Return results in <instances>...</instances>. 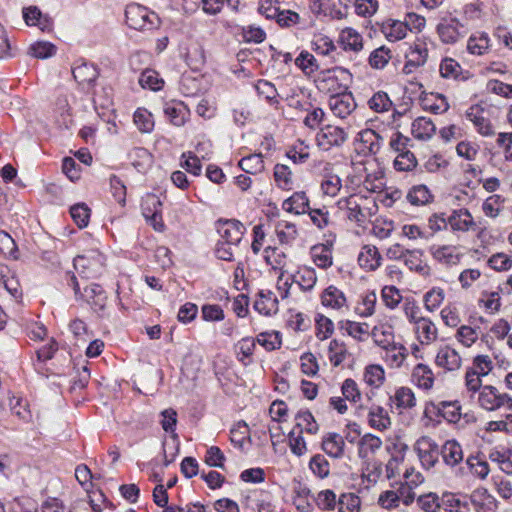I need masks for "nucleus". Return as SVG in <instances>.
I'll return each mask as SVG.
<instances>
[{
  "mask_svg": "<svg viewBox=\"0 0 512 512\" xmlns=\"http://www.w3.org/2000/svg\"><path fill=\"white\" fill-rule=\"evenodd\" d=\"M75 80L80 85H90L98 77V71L93 64L81 63L76 65L72 70Z\"/></svg>",
  "mask_w": 512,
  "mask_h": 512,
  "instance_id": "obj_41",
  "label": "nucleus"
},
{
  "mask_svg": "<svg viewBox=\"0 0 512 512\" xmlns=\"http://www.w3.org/2000/svg\"><path fill=\"white\" fill-rule=\"evenodd\" d=\"M139 84L143 88L158 91L163 86V80L155 70L147 69L141 73L139 77Z\"/></svg>",
  "mask_w": 512,
  "mask_h": 512,
  "instance_id": "obj_62",
  "label": "nucleus"
},
{
  "mask_svg": "<svg viewBox=\"0 0 512 512\" xmlns=\"http://www.w3.org/2000/svg\"><path fill=\"white\" fill-rule=\"evenodd\" d=\"M470 501L476 512H495L497 509L496 499L485 488L474 490Z\"/></svg>",
  "mask_w": 512,
  "mask_h": 512,
  "instance_id": "obj_24",
  "label": "nucleus"
},
{
  "mask_svg": "<svg viewBox=\"0 0 512 512\" xmlns=\"http://www.w3.org/2000/svg\"><path fill=\"white\" fill-rule=\"evenodd\" d=\"M445 299V292L440 287H434L424 295V306L427 311L434 312Z\"/></svg>",
  "mask_w": 512,
  "mask_h": 512,
  "instance_id": "obj_60",
  "label": "nucleus"
},
{
  "mask_svg": "<svg viewBox=\"0 0 512 512\" xmlns=\"http://www.w3.org/2000/svg\"><path fill=\"white\" fill-rule=\"evenodd\" d=\"M338 209L345 217L357 224L368 221L377 213L378 206L371 194L354 193L337 202Z\"/></svg>",
  "mask_w": 512,
  "mask_h": 512,
  "instance_id": "obj_1",
  "label": "nucleus"
},
{
  "mask_svg": "<svg viewBox=\"0 0 512 512\" xmlns=\"http://www.w3.org/2000/svg\"><path fill=\"white\" fill-rule=\"evenodd\" d=\"M444 462L449 466H455L463 460L462 447L455 440H448L441 450Z\"/></svg>",
  "mask_w": 512,
  "mask_h": 512,
  "instance_id": "obj_42",
  "label": "nucleus"
},
{
  "mask_svg": "<svg viewBox=\"0 0 512 512\" xmlns=\"http://www.w3.org/2000/svg\"><path fill=\"white\" fill-rule=\"evenodd\" d=\"M133 122L141 133H150L154 129L153 115L145 108H138L134 112Z\"/></svg>",
  "mask_w": 512,
  "mask_h": 512,
  "instance_id": "obj_50",
  "label": "nucleus"
},
{
  "mask_svg": "<svg viewBox=\"0 0 512 512\" xmlns=\"http://www.w3.org/2000/svg\"><path fill=\"white\" fill-rule=\"evenodd\" d=\"M328 105L333 115L340 119L350 116L357 107L355 99L350 92L330 96Z\"/></svg>",
  "mask_w": 512,
  "mask_h": 512,
  "instance_id": "obj_11",
  "label": "nucleus"
},
{
  "mask_svg": "<svg viewBox=\"0 0 512 512\" xmlns=\"http://www.w3.org/2000/svg\"><path fill=\"white\" fill-rule=\"evenodd\" d=\"M380 437L367 433L358 442V455L360 458L369 461L382 447Z\"/></svg>",
  "mask_w": 512,
  "mask_h": 512,
  "instance_id": "obj_27",
  "label": "nucleus"
},
{
  "mask_svg": "<svg viewBox=\"0 0 512 512\" xmlns=\"http://www.w3.org/2000/svg\"><path fill=\"white\" fill-rule=\"evenodd\" d=\"M372 338L375 342V344L382 349L384 347L389 346L392 343H395L394 341V335L392 328L387 325H379L375 326L371 332Z\"/></svg>",
  "mask_w": 512,
  "mask_h": 512,
  "instance_id": "obj_54",
  "label": "nucleus"
},
{
  "mask_svg": "<svg viewBox=\"0 0 512 512\" xmlns=\"http://www.w3.org/2000/svg\"><path fill=\"white\" fill-rule=\"evenodd\" d=\"M343 328L349 336L357 341H365L368 339L370 333V326L367 323L356 321H346Z\"/></svg>",
  "mask_w": 512,
  "mask_h": 512,
  "instance_id": "obj_53",
  "label": "nucleus"
},
{
  "mask_svg": "<svg viewBox=\"0 0 512 512\" xmlns=\"http://www.w3.org/2000/svg\"><path fill=\"white\" fill-rule=\"evenodd\" d=\"M482 278V272L477 268H467L460 272L458 281L463 290L474 287Z\"/></svg>",
  "mask_w": 512,
  "mask_h": 512,
  "instance_id": "obj_64",
  "label": "nucleus"
},
{
  "mask_svg": "<svg viewBox=\"0 0 512 512\" xmlns=\"http://www.w3.org/2000/svg\"><path fill=\"white\" fill-rule=\"evenodd\" d=\"M480 334V327L461 325L457 328L454 337L464 348H471L479 341Z\"/></svg>",
  "mask_w": 512,
  "mask_h": 512,
  "instance_id": "obj_36",
  "label": "nucleus"
},
{
  "mask_svg": "<svg viewBox=\"0 0 512 512\" xmlns=\"http://www.w3.org/2000/svg\"><path fill=\"white\" fill-rule=\"evenodd\" d=\"M275 232L279 242L282 244H290L298 236L296 225L284 220L277 223Z\"/></svg>",
  "mask_w": 512,
  "mask_h": 512,
  "instance_id": "obj_48",
  "label": "nucleus"
},
{
  "mask_svg": "<svg viewBox=\"0 0 512 512\" xmlns=\"http://www.w3.org/2000/svg\"><path fill=\"white\" fill-rule=\"evenodd\" d=\"M465 116L480 136L494 137L496 135V127L489 109L473 105L466 110Z\"/></svg>",
  "mask_w": 512,
  "mask_h": 512,
  "instance_id": "obj_5",
  "label": "nucleus"
},
{
  "mask_svg": "<svg viewBox=\"0 0 512 512\" xmlns=\"http://www.w3.org/2000/svg\"><path fill=\"white\" fill-rule=\"evenodd\" d=\"M264 260L274 270L282 272L287 264V255L279 248L268 246L264 249Z\"/></svg>",
  "mask_w": 512,
  "mask_h": 512,
  "instance_id": "obj_45",
  "label": "nucleus"
},
{
  "mask_svg": "<svg viewBox=\"0 0 512 512\" xmlns=\"http://www.w3.org/2000/svg\"><path fill=\"white\" fill-rule=\"evenodd\" d=\"M382 256L374 245L362 246L358 255V264L365 271H375L381 266Z\"/></svg>",
  "mask_w": 512,
  "mask_h": 512,
  "instance_id": "obj_23",
  "label": "nucleus"
},
{
  "mask_svg": "<svg viewBox=\"0 0 512 512\" xmlns=\"http://www.w3.org/2000/svg\"><path fill=\"white\" fill-rule=\"evenodd\" d=\"M316 337L319 340H326L334 333L333 321L324 314H317L315 317Z\"/></svg>",
  "mask_w": 512,
  "mask_h": 512,
  "instance_id": "obj_56",
  "label": "nucleus"
},
{
  "mask_svg": "<svg viewBox=\"0 0 512 512\" xmlns=\"http://www.w3.org/2000/svg\"><path fill=\"white\" fill-rule=\"evenodd\" d=\"M125 16L128 26L135 30L150 29L154 26V13H150L147 8L141 5H128L125 11Z\"/></svg>",
  "mask_w": 512,
  "mask_h": 512,
  "instance_id": "obj_10",
  "label": "nucleus"
},
{
  "mask_svg": "<svg viewBox=\"0 0 512 512\" xmlns=\"http://www.w3.org/2000/svg\"><path fill=\"white\" fill-rule=\"evenodd\" d=\"M245 230L244 225L235 219L219 220L217 222L218 239L232 242V244L236 243L240 245Z\"/></svg>",
  "mask_w": 512,
  "mask_h": 512,
  "instance_id": "obj_13",
  "label": "nucleus"
},
{
  "mask_svg": "<svg viewBox=\"0 0 512 512\" xmlns=\"http://www.w3.org/2000/svg\"><path fill=\"white\" fill-rule=\"evenodd\" d=\"M295 425L293 430H298L300 433H307L309 435H316L320 426L315 417L309 410H300L295 415Z\"/></svg>",
  "mask_w": 512,
  "mask_h": 512,
  "instance_id": "obj_31",
  "label": "nucleus"
},
{
  "mask_svg": "<svg viewBox=\"0 0 512 512\" xmlns=\"http://www.w3.org/2000/svg\"><path fill=\"white\" fill-rule=\"evenodd\" d=\"M435 133L436 126L430 118L418 117L411 124V134L417 140L428 141Z\"/></svg>",
  "mask_w": 512,
  "mask_h": 512,
  "instance_id": "obj_32",
  "label": "nucleus"
},
{
  "mask_svg": "<svg viewBox=\"0 0 512 512\" xmlns=\"http://www.w3.org/2000/svg\"><path fill=\"white\" fill-rule=\"evenodd\" d=\"M239 167L248 174H259L263 172L264 160L262 154H251L239 161Z\"/></svg>",
  "mask_w": 512,
  "mask_h": 512,
  "instance_id": "obj_51",
  "label": "nucleus"
},
{
  "mask_svg": "<svg viewBox=\"0 0 512 512\" xmlns=\"http://www.w3.org/2000/svg\"><path fill=\"white\" fill-rule=\"evenodd\" d=\"M238 248L239 244L218 239L214 247V254L220 260L232 262Z\"/></svg>",
  "mask_w": 512,
  "mask_h": 512,
  "instance_id": "obj_52",
  "label": "nucleus"
},
{
  "mask_svg": "<svg viewBox=\"0 0 512 512\" xmlns=\"http://www.w3.org/2000/svg\"><path fill=\"white\" fill-rule=\"evenodd\" d=\"M310 257L312 262L320 269H328L333 265L332 249L326 244H317L311 247Z\"/></svg>",
  "mask_w": 512,
  "mask_h": 512,
  "instance_id": "obj_35",
  "label": "nucleus"
},
{
  "mask_svg": "<svg viewBox=\"0 0 512 512\" xmlns=\"http://www.w3.org/2000/svg\"><path fill=\"white\" fill-rule=\"evenodd\" d=\"M328 357L333 366L337 367L341 365L347 357V350L344 343L337 339L331 340L328 347Z\"/></svg>",
  "mask_w": 512,
  "mask_h": 512,
  "instance_id": "obj_59",
  "label": "nucleus"
},
{
  "mask_svg": "<svg viewBox=\"0 0 512 512\" xmlns=\"http://www.w3.org/2000/svg\"><path fill=\"white\" fill-rule=\"evenodd\" d=\"M318 277L314 268L302 266L293 275V281L299 285L303 291H311L317 283Z\"/></svg>",
  "mask_w": 512,
  "mask_h": 512,
  "instance_id": "obj_38",
  "label": "nucleus"
},
{
  "mask_svg": "<svg viewBox=\"0 0 512 512\" xmlns=\"http://www.w3.org/2000/svg\"><path fill=\"white\" fill-rule=\"evenodd\" d=\"M320 303L328 311L344 314L349 311V302L345 292L331 284L321 292Z\"/></svg>",
  "mask_w": 512,
  "mask_h": 512,
  "instance_id": "obj_6",
  "label": "nucleus"
},
{
  "mask_svg": "<svg viewBox=\"0 0 512 512\" xmlns=\"http://www.w3.org/2000/svg\"><path fill=\"white\" fill-rule=\"evenodd\" d=\"M385 379V370L380 364H370L365 367L363 380L369 387L380 388Z\"/></svg>",
  "mask_w": 512,
  "mask_h": 512,
  "instance_id": "obj_43",
  "label": "nucleus"
},
{
  "mask_svg": "<svg viewBox=\"0 0 512 512\" xmlns=\"http://www.w3.org/2000/svg\"><path fill=\"white\" fill-rule=\"evenodd\" d=\"M295 65L307 76L312 75L319 68L316 58L308 51L300 52L295 59Z\"/></svg>",
  "mask_w": 512,
  "mask_h": 512,
  "instance_id": "obj_55",
  "label": "nucleus"
},
{
  "mask_svg": "<svg viewBox=\"0 0 512 512\" xmlns=\"http://www.w3.org/2000/svg\"><path fill=\"white\" fill-rule=\"evenodd\" d=\"M384 354L382 359L388 367L392 369H399L403 366L408 357L407 348L401 343H392L383 348Z\"/></svg>",
  "mask_w": 512,
  "mask_h": 512,
  "instance_id": "obj_21",
  "label": "nucleus"
},
{
  "mask_svg": "<svg viewBox=\"0 0 512 512\" xmlns=\"http://www.w3.org/2000/svg\"><path fill=\"white\" fill-rule=\"evenodd\" d=\"M5 294L10 295L13 298L21 296L19 281L6 267H0V296Z\"/></svg>",
  "mask_w": 512,
  "mask_h": 512,
  "instance_id": "obj_34",
  "label": "nucleus"
},
{
  "mask_svg": "<svg viewBox=\"0 0 512 512\" xmlns=\"http://www.w3.org/2000/svg\"><path fill=\"white\" fill-rule=\"evenodd\" d=\"M489 460L504 473L512 475V449H493L489 453Z\"/></svg>",
  "mask_w": 512,
  "mask_h": 512,
  "instance_id": "obj_40",
  "label": "nucleus"
},
{
  "mask_svg": "<svg viewBox=\"0 0 512 512\" xmlns=\"http://www.w3.org/2000/svg\"><path fill=\"white\" fill-rule=\"evenodd\" d=\"M392 58V51L382 45L376 49H374L371 53H370V56H369V65L373 68V69H384L387 64L389 63V61L391 60Z\"/></svg>",
  "mask_w": 512,
  "mask_h": 512,
  "instance_id": "obj_49",
  "label": "nucleus"
},
{
  "mask_svg": "<svg viewBox=\"0 0 512 512\" xmlns=\"http://www.w3.org/2000/svg\"><path fill=\"white\" fill-rule=\"evenodd\" d=\"M105 258L97 250L86 251L74 259V268L82 278H95L102 274Z\"/></svg>",
  "mask_w": 512,
  "mask_h": 512,
  "instance_id": "obj_4",
  "label": "nucleus"
},
{
  "mask_svg": "<svg viewBox=\"0 0 512 512\" xmlns=\"http://www.w3.org/2000/svg\"><path fill=\"white\" fill-rule=\"evenodd\" d=\"M356 176H349L351 184L363 183L365 189L370 193L380 191L384 186V171L375 159H366L353 162Z\"/></svg>",
  "mask_w": 512,
  "mask_h": 512,
  "instance_id": "obj_2",
  "label": "nucleus"
},
{
  "mask_svg": "<svg viewBox=\"0 0 512 512\" xmlns=\"http://www.w3.org/2000/svg\"><path fill=\"white\" fill-rule=\"evenodd\" d=\"M343 397L352 403H359L362 400L361 390L355 380L347 378L343 381L341 386Z\"/></svg>",
  "mask_w": 512,
  "mask_h": 512,
  "instance_id": "obj_63",
  "label": "nucleus"
},
{
  "mask_svg": "<svg viewBox=\"0 0 512 512\" xmlns=\"http://www.w3.org/2000/svg\"><path fill=\"white\" fill-rule=\"evenodd\" d=\"M165 115L175 126H183L189 115L188 109L182 103L168 104L164 109Z\"/></svg>",
  "mask_w": 512,
  "mask_h": 512,
  "instance_id": "obj_47",
  "label": "nucleus"
},
{
  "mask_svg": "<svg viewBox=\"0 0 512 512\" xmlns=\"http://www.w3.org/2000/svg\"><path fill=\"white\" fill-rule=\"evenodd\" d=\"M348 133L345 129L335 126L326 125L317 133V145L324 151L330 150L332 147H339L346 142Z\"/></svg>",
  "mask_w": 512,
  "mask_h": 512,
  "instance_id": "obj_9",
  "label": "nucleus"
},
{
  "mask_svg": "<svg viewBox=\"0 0 512 512\" xmlns=\"http://www.w3.org/2000/svg\"><path fill=\"white\" fill-rule=\"evenodd\" d=\"M72 287L76 296H80L85 302H87L95 311H102L106 306L107 296L105 291L99 284L91 283L83 288V292L80 291L79 283L76 277H71Z\"/></svg>",
  "mask_w": 512,
  "mask_h": 512,
  "instance_id": "obj_7",
  "label": "nucleus"
},
{
  "mask_svg": "<svg viewBox=\"0 0 512 512\" xmlns=\"http://www.w3.org/2000/svg\"><path fill=\"white\" fill-rule=\"evenodd\" d=\"M323 451L332 458H341L344 454L345 441L335 432H328L322 438Z\"/></svg>",
  "mask_w": 512,
  "mask_h": 512,
  "instance_id": "obj_30",
  "label": "nucleus"
},
{
  "mask_svg": "<svg viewBox=\"0 0 512 512\" xmlns=\"http://www.w3.org/2000/svg\"><path fill=\"white\" fill-rule=\"evenodd\" d=\"M429 251L434 260L444 265H457L462 258V253L456 245H432Z\"/></svg>",
  "mask_w": 512,
  "mask_h": 512,
  "instance_id": "obj_14",
  "label": "nucleus"
},
{
  "mask_svg": "<svg viewBox=\"0 0 512 512\" xmlns=\"http://www.w3.org/2000/svg\"><path fill=\"white\" fill-rule=\"evenodd\" d=\"M478 404L489 412L501 409L512 411V396L500 392L495 386L485 385L479 391Z\"/></svg>",
  "mask_w": 512,
  "mask_h": 512,
  "instance_id": "obj_3",
  "label": "nucleus"
},
{
  "mask_svg": "<svg viewBox=\"0 0 512 512\" xmlns=\"http://www.w3.org/2000/svg\"><path fill=\"white\" fill-rule=\"evenodd\" d=\"M440 40L445 44H454L464 37V26L456 18L441 22L437 26Z\"/></svg>",
  "mask_w": 512,
  "mask_h": 512,
  "instance_id": "obj_16",
  "label": "nucleus"
},
{
  "mask_svg": "<svg viewBox=\"0 0 512 512\" xmlns=\"http://www.w3.org/2000/svg\"><path fill=\"white\" fill-rule=\"evenodd\" d=\"M413 332L420 345H431L438 339V328L428 317L413 326Z\"/></svg>",
  "mask_w": 512,
  "mask_h": 512,
  "instance_id": "obj_20",
  "label": "nucleus"
},
{
  "mask_svg": "<svg viewBox=\"0 0 512 512\" xmlns=\"http://www.w3.org/2000/svg\"><path fill=\"white\" fill-rule=\"evenodd\" d=\"M506 199L499 194H492L488 196L481 205L483 214L490 218H498L504 210Z\"/></svg>",
  "mask_w": 512,
  "mask_h": 512,
  "instance_id": "obj_37",
  "label": "nucleus"
},
{
  "mask_svg": "<svg viewBox=\"0 0 512 512\" xmlns=\"http://www.w3.org/2000/svg\"><path fill=\"white\" fill-rule=\"evenodd\" d=\"M23 18L27 25L37 26L42 31L50 29L51 22L47 16H44L36 6H29L23 9Z\"/></svg>",
  "mask_w": 512,
  "mask_h": 512,
  "instance_id": "obj_39",
  "label": "nucleus"
},
{
  "mask_svg": "<svg viewBox=\"0 0 512 512\" xmlns=\"http://www.w3.org/2000/svg\"><path fill=\"white\" fill-rule=\"evenodd\" d=\"M380 31L387 41L394 43L407 36L409 27L406 22L389 18L380 24Z\"/></svg>",
  "mask_w": 512,
  "mask_h": 512,
  "instance_id": "obj_18",
  "label": "nucleus"
},
{
  "mask_svg": "<svg viewBox=\"0 0 512 512\" xmlns=\"http://www.w3.org/2000/svg\"><path fill=\"white\" fill-rule=\"evenodd\" d=\"M342 188L341 178L332 173L325 174L321 181V190L324 195L335 197L338 195Z\"/></svg>",
  "mask_w": 512,
  "mask_h": 512,
  "instance_id": "obj_57",
  "label": "nucleus"
},
{
  "mask_svg": "<svg viewBox=\"0 0 512 512\" xmlns=\"http://www.w3.org/2000/svg\"><path fill=\"white\" fill-rule=\"evenodd\" d=\"M132 165L140 172L146 171L153 162L152 154L143 147H135L129 153Z\"/></svg>",
  "mask_w": 512,
  "mask_h": 512,
  "instance_id": "obj_44",
  "label": "nucleus"
},
{
  "mask_svg": "<svg viewBox=\"0 0 512 512\" xmlns=\"http://www.w3.org/2000/svg\"><path fill=\"white\" fill-rule=\"evenodd\" d=\"M490 38L485 32H476L468 40L466 49L468 53L474 56H483L490 50Z\"/></svg>",
  "mask_w": 512,
  "mask_h": 512,
  "instance_id": "obj_33",
  "label": "nucleus"
},
{
  "mask_svg": "<svg viewBox=\"0 0 512 512\" xmlns=\"http://www.w3.org/2000/svg\"><path fill=\"white\" fill-rule=\"evenodd\" d=\"M432 194L425 185H417L410 189L407 200L412 205H425L431 202Z\"/></svg>",
  "mask_w": 512,
  "mask_h": 512,
  "instance_id": "obj_58",
  "label": "nucleus"
},
{
  "mask_svg": "<svg viewBox=\"0 0 512 512\" xmlns=\"http://www.w3.org/2000/svg\"><path fill=\"white\" fill-rule=\"evenodd\" d=\"M254 309L262 315L270 316L278 311V299L270 290H261L254 303Z\"/></svg>",
  "mask_w": 512,
  "mask_h": 512,
  "instance_id": "obj_28",
  "label": "nucleus"
},
{
  "mask_svg": "<svg viewBox=\"0 0 512 512\" xmlns=\"http://www.w3.org/2000/svg\"><path fill=\"white\" fill-rule=\"evenodd\" d=\"M403 312L409 323L413 326L425 319V317L421 315V308L413 298H405Z\"/></svg>",
  "mask_w": 512,
  "mask_h": 512,
  "instance_id": "obj_61",
  "label": "nucleus"
},
{
  "mask_svg": "<svg viewBox=\"0 0 512 512\" xmlns=\"http://www.w3.org/2000/svg\"><path fill=\"white\" fill-rule=\"evenodd\" d=\"M368 425L375 430L385 431L392 425L388 411L381 405L373 404L368 409Z\"/></svg>",
  "mask_w": 512,
  "mask_h": 512,
  "instance_id": "obj_22",
  "label": "nucleus"
},
{
  "mask_svg": "<svg viewBox=\"0 0 512 512\" xmlns=\"http://www.w3.org/2000/svg\"><path fill=\"white\" fill-rule=\"evenodd\" d=\"M390 401L400 412L412 409L417 404L415 393L411 388L406 386L398 387L390 397Z\"/></svg>",
  "mask_w": 512,
  "mask_h": 512,
  "instance_id": "obj_29",
  "label": "nucleus"
},
{
  "mask_svg": "<svg viewBox=\"0 0 512 512\" xmlns=\"http://www.w3.org/2000/svg\"><path fill=\"white\" fill-rule=\"evenodd\" d=\"M274 179L277 187L290 191L294 188L293 174L290 168L284 164H277L274 167Z\"/></svg>",
  "mask_w": 512,
  "mask_h": 512,
  "instance_id": "obj_46",
  "label": "nucleus"
},
{
  "mask_svg": "<svg viewBox=\"0 0 512 512\" xmlns=\"http://www.w3.org/2000/svg\"><path fill=\"white\" fill-rule=\"evenodd\" d=\"M448 225L453 232L462 233H467L476 228V222L471 212L466 208L453 210L448 217Z\"/></svg>",
  "mask_w": 512,
  "mask_h": 512,
  "instance_id": "obj_15",
  "label": "nucleus"
},
{
  "mask_svg": "<svg viewBox=\"0 0 512 512\" xmlns=\"http://www.w3.org/2000/svg\"><path fill=\"white\" fill-rule=\"evenodd\" d=\"M338 43L345 51L360 52L363 49V36L354 28L346 27L341 30Z\"/></svg>",
  "mask_w": 512,
  "mask_h": 512,
  "instance_id": "obj_26",
  "label": "nucleus"
},
{
  "mask_svg": "<svg viewBox=\"0 0 512 512\" xmlns=\"http://www.w3.org/2000/svg\"><path fill=\"white\" fill-rule=\"evenodd\" d=\"M435 364L445 371L455 372L462 367V357L456 348L451 345H444L436 353Z\"/></svg>",
  "mask_w": 512,
  "mask_h": 512,
  "instance_id": "obj_12",
  "label": "nucleus"
},
{
  "mask_svg": "<svg viewBox=\"0 0 512 512\" xmlns=\"http://www.w3.org/2000/svg\"><path fill=\"white\" fill-rule=\"evenodd\" d=\"M309 208V198L304 191L294 192L282 203V209L294 215H303L308 212Z\"/></svg>",
  "mask_w": 512,
  "mask_h": 512,
  "instance_id": "obj_25",
  "label": "nucleus"
},
{
  "mask_svg": "<svg viewBox=\"0 0 512 512\" xmlns=\"http://www.w3.org/2000/svg\"><path fill=\"white\" fill-rule=\"evenodd\" d=\"M411 383L421 390L430 391L435 383L432 368L423 363L415 365L411 372Z\"/></svg>",
  "mask_w": 512,
  "mask_h": 512,
  "instance_id": "obj_19",
  "label": "nucleus"
},
{
  "mask_svg": "<svg viewBox=\"0 0 512 512\" xmlns=\"http://www.w3.org/2000/svg\"><path fill=\"white\" fill-rule=\"evenodd\" d=\"M430 409L450 423H457L461 418V406L456 401H441L438 404L429 402L426 404L425 413L431 411Z\"/></svg>",
  "mask_w": 512,
  "mask_h": 512,
  "instance_id": "obj_17",
  "label": "nucleus"
},
{
  "mask_svg": "<svg viewBox=\"0 0 512 512\" xmlns=\"http://www.w3.org/2000/svg\"><path fill=\"white\" fill-rule=\"evenodd\" d=\"M414 451L425 469H430L438 462L439 449L437 443L429 436H421L414 444Z\"/></svg>",
  "mask_w": 512,
  "mask_h": 512,
  "instance_id": "obj_8",
  "label": "nucleus"
}]
</instances>
